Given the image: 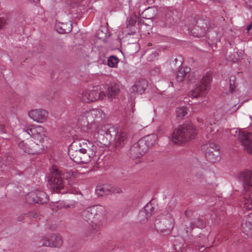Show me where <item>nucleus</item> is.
I'll return each instance as SVG.
<instances>
[{
  "mask_svg": "<svg viewBox=\"0 0 252 252\" xmlns=\"http://www.w3.org/2000/svg\"><path fill=\"white\" fill-rule=\"evenodd\" d=\"M96 152V147L86 139L80 140L78 146L72 144L68 151L70 158L78 163L89 162L95 156Z\"/></svg>",
  "mask_w": 252,
  "mask_h": 252,
  "instance_id": "obj_1",
  "label": "nucleus"
},
{
  "mask_svg": "<svg viewBox=\"0 0 252 252\" xmlns=\"http://www.w3.org/2000/svg\"><path fill=\"white\" fill-rule=\"evenodd\" d=\"M106 216V210L101 205H94L85 209L82 216L92 226V229L97 231L103 224Z\"/></svg>",
  "mask_w": 252,
  "mask_h": 252,
  "instance_id": "obj_2",
  "label": "nucleus"
},
{
  "mask_svg": "<svg viewBox=\"0 0 252 252\" xmlns=\"http://www.w3.org/2000/svg\"><path fill=\"white\" fill-rule=\"evenodd\" d=\"M196 135V131L193 125H184L174 130L172 140L177 144L181 145L193 139Z\"/></svg>",
  "mask_w": 252,
  "mask_h": 252,
  "instance_id": "obj_3",
  "label": "nucleus"
},
{
  "mask_svg": "<svg viewBox=\"0 0 252 252\" xmlns=\"http://www.w3.org/2000/svg\"><path fill=\"white\" fill-rule=\"evenodd\" d=\"M85 115L87 121L85 122L83 120L80 121L81 130L83 133H88L92 135L93 133L96 131L97 126L95 123L91 122L89 123V122L92 121L93 119H102L104 118L105 114L102 110L96 108L86 112Z\"/></svg>",
  "mask_w": 252,
  "mask_h": 252,
  "instance_id": "obj_4",
  "label": "nucleus"
},
{
  "mask_svg": "<svg viewBox=\"0 0 252 252\" xmlns=\"http://www.w3.org/2000/svg\"><path fill=\"white\" fill-rule=\"evenodd\" d=\"M174 220L170 214L162 215L155 221V228L158 232L163 234H169L173 227Z\"/></svg>",
  "mask_w": 252,
  "mask_h": 252,
  "instance_id": "obj_5",
  "label": "nucleus"
},
{
  "mask_svg": "<svg viewBox=\"0 0 252 252\" xmlns=\"http://www.w3.org/2000/svg\"><path fill=\"white\" fill-rule=\"evenodd\" d=\"M106 96L105 93L98 90L97 87H94L92 90H84L79 97L84 102H90L102 99Z\"/></svg>",
  "mask_w": 252,
  "mask_h": 252,
  "instance_id": "obj_6",
  "label": "nucleus"
},
{
  "mask_svg": "<svg viewBox=\"0 0 252 252\" xmlns=\"http://www.w3.org/2000/svg\"><path fill=\"white\" fill-rule=\"evenodd\" d=\"M26 131L28 134L32 136L34 139H39L42 148L44 147H47L48 145L45 142L47 141L48 138L45 136V131L44 127L39 125H32L29 126Z\"/></svg>",
  "mask_w": 252,
  "mask_h": 252,
  "instance_id": "obj_7",
  "label": "nucleus"
},
{
  "mask_svg": "<svg viewBox=\"0 0 252 252\" xmlns=\"http://www.w3.org/2000/svg\"><path fill=\"white\" fill-rule=\"evenodd\" d=\"M206 158L211 162H215L220 159L219 147L213 142H209L202 146Z\"/></svg>",
  "mask_w": 252,
  "mask_h": 252,
  "instance_id": "obj_8",
  "label": "nucleus"
},
{
  "mask_svg": "<svg viewBox=\"0 0 252 252\" xmlns=\"http://www.w3.org/2000/svg\"><path fill=\"white\" fill-rule=\"evenodd\" d=\"M107 136V138L110 140L113 137L115 136V146L116 147H120L124 145L125 141L127 139L126 134L125 131L120 130L117 131L116 128L114 126H110L109 128H105L104 132Z\"/></svg>",
  "mask_w": 252,
  "mask_h": 252,
  "instance_id": "obj_9",
  "label": "nucleus"
},
{
  "mask_svg": "<svg viewBox=\"0 0 252 252\" xmlns=\"http://www.w3.org/2000/svg\"><path fill=\"white\" fill-rule=\"evenodd\" d=\"M211 81V77L209 74H206L201 79L200 83L196 85V87L189 93V95L192 98L204 95Z\"/></svg>",
  "mask_w": 252,
  "mask_h": 252,
  "instance_id": "obj_10",
  "label": "nucleus"
},
{
  "mask_svg": "<svg viewBox=\"0 0 252 252\" xmlns=\"http://www.w3.org/2000/svg\"><path fill=\"white\" fill-rule=\"evenodd\" d=\"M63 243L62 237L59 234H51L42 238L40 244L42 246L59 248Z\"/></svg>",
  "mask_w": 252,
  "mask_h": 252,
  "instance_id": "obj_11",
  "label": "nucleus"
},
{
  "mask_svg": "<svg viewBox=\"0 0 252 252\" xmlns=\"http://www.w3.org/2000/svg\"><path fill=\"white\" fill-rule=\"evenodd\" d=\"M48 186L56 192L63 188V180L57 169H55L53 171L48 180Z\"/></svg>",
  "mask_w": 252,
  "mask_h": 252,
  "instance_id": "obj_12",
  "label": "nucleus"
},
{
  "mask_svg": "<svg viewBox=\"0 0 252 252\" xmlns=\"http://www.w3.org/2000/svg\"><path fill=\"white\" fill-rule=\"evenodd\" d=\"M19 147L25 153L31 154H38L42 151L43 148L32 140L21 141L18 144Z\"/></svg>",
  "mask_w": 252,
  "mask_h": 252,
  "instance_id": "obj_13",
  "label": "nucleus"
},
{
  "mask_svg": "<svg viewBox=\"0 0 252 252\" xmlns=\"http://www.w3.org/2000/svg\"><path fill=\"white\" fill-rule=\"evenodd\" d=\"M239 140L243 149L248 153L252 154V134L243 130L239 136Z\"/></svg>",
  "mask_w": 252,
  "mask_h": 252,
  "instance_id": "obj_14",
  "label": "nucleus"
},
{
  "mask_svg": "<svg viewBox=\"0 0 252 252\" xmlns=\"http://www.w3.org/2000/svg\"><path fill=\"white\" fill-rule=\"evenodd\" d=\"M28 115L34 121L37 123H43L48 116V112L44 109H36L29 111Z\"/></svg>",
  "mask_w": 252,
  "mask_h": 252,
  "instance_id": "obj_15",
  "label": "nucleus"
},
{
  "mask_svg": "<svg viewBox=\"0 0 252 252\" xmlns=\"http://www.w3.org/2000/svg\"><path fill=\"white\" fill-rule=\"evenodd\" d=\"M240 178L243 184L244 190L246 192L252 188V172L245 170L241 173Z\"/></svg>",
  "mask_w": 252,
  "mask_h": 252,
  "instance_id": "obj_16",
  "label": "nucleus"
},
{
  "mask_svg": "<svg viewBox=\"0 0 252 252\" xmlns=\"http://www.w3.org/2000/svg\"><path fill=\"white\" fill-rule=\"evenodd\" d=\"M155 211V208L153 204L149 202L147 203L144 208L139 212V218L140 221H145L150 218Z\"/></svg>",
  "mask_w": 252,
  "mask_h": 252,
  "instance_id": "obj_17",
  "label": "nucleus"
},
{
  "mask_svg": "<svg viewBox=\"0 0 252 252\" xmlns=\"http://www.w3.org/2000/svg\"><path fill=\"white\" fill-rule=\"evenodd\" d=\"M147 86V83L144 80H142L136 82L130 89V95L131 97L136 94H141L145 90Z\"/></svg>",
  "mask_w": 252,
  "mask_h": 252,
  "instance_id": "obj_18",
  "label": "nucleus"
},
{
  "mask_svg": "<svg viewBox=\"0 0 252 252\" xmlns=\"http://www.w3.org/2000/svg\"><path fill=\"white\" fill-rule=\"evenodd\" d=\"M76 202L74 201L69 202L65 201H59L57 202H54L51 205V208L53 210L57 211L58 210L62 208H74L75 207Z\"/></svg>",
  "mask_w": 252,
  "mask_h": 252,
  "instance_id": "obj_19",
  "label": "nucleus"
},
{
  "mask_svg": "<svg viewBox=\"0 0 252 252\" xmlns=\"http://www.w3.org/2000/svg\"><path fill=\"white\" fill-rule=\"evenodd\" d=\"M242 203L246 210H252V188L244 193Z\"/></svg>",
  "mask_w": 252,
  "mask_h": 252,
  "instance_id": "obj_20",
  "label": "nucleus"
},
{
  "mask_svg": "<svg viewBox=\"0 0 252 252\" xmlns=\"http://www.w3.org/2000/svg\"><path fill=\"white\" fill-rule=\"evenodd\" d=\"M112 186L109 184L97 186L95 191L97 195L101 196L112 193Z\"/></svg>",
  "mask_w": 252,
  "mask_h": 252,
  "instance_id": "obj_21",
  "label": "nucleus"
},
{
  "mask_svg": "<svg viewBox=\"0 0 252 252\" xmlns=\"http://www.w3.org/2000/svg\"><path fill=\"white\" fill-rule=\"evenodd\" d=\"M55 29L60 33H68L71 30V24L70 22L67 23H57L55 25Z\"/></svg>",
  "mask_w": 252,
  "mask_h": 252,
  "instance_id": "obj_22",
  "label": "nucleus"
},
{
  "mask_svg": "<svg viewBox=\"0 0 252 252\" xmlns=\"http://www.w3.org/2000/svg\"><path fill=\"white\" fill-rule=\"evenodd\" d=\"M138 148H140V153L141 152V154L140 153V155H144L149 149L142 139L139 140L137 143L132 147V151L135 153L137 152Z\"/></svg>",
  "mask_w": 252,
  "mask_h": 252,
  "instance_id": "obj_23",
  "label": "nucleus"
},
{
  "mask_svg": "<svg viewBox=\"0 0 252 252\" xmlns=\"http://www.w3.org/2000/svg\"><path fill=\"white\" fill-rule=\"evenodd\" d=\"M148 148L152 147L157 141L158 136L156 134H151L147 135L141 139Z\"/></svg>",
  "mask_w": 252,
  "mask_h": 252,
  "instance_id": "obj_24",
  "label": "nucleus"
},
{
  "mask_svg": "<svg viewBox=\"0 0 252 252\" xmlns=\"http://www.w3.org/2000/svg\"><path fill=\"white\" fill-rule=\"evenodd\" d=\"M190 69L186 67V68H181L177 72L176 80L179 82H182L185 76L190 72Z\"/></svg>",
  "mask_w": 252,
  "mask_h": 252,
  "instance_id": "obj_25",
  "label": "nucleus"
},
{
  "mask_svg": "<svg viewBox=\"0 0 252 252\" xmlns=\"http://www.w3.org/2000/svg\"><path fill=\"white\" fill-rule=\"evenodd\" d=\"M120 93V89L117 85L108 88L107 91L108 98L110 100L114 98Z\"/></svg>",
  "mask_w": 252,
  "mask_h": 252,
  "instance_id": "obj_26",
  "label": "nucleus"
},
{
  "mask_svg": "<svg viewBox=\"0 0 252 252\" xmlns=\"http://www.w3.org/2000/svg\"><path fill=\"white\" fill-rule=\"evenodd\" d=\"M217 126L215 123L214 125L210 124L207 126L205 130L207 138L212 139L214 137L215 134V130H217Z\"/></svg>",
  "mask_w": 252,
  "mask_h": 252,
  "instance_id": "obj_27",
  "label": "nucleus"
},
{
  "mask_svg": "<svg viewBox=\"0 0 252 252\" xmlns=\"http://www.w3.org/2000/svg\"><path fill=\"white\" fill-rule=\"evenodd\" d=\"M37 194V203L42 204L46 203L48 202V197L47 194L45 192L43 191H38Z\"/></svg>",
  "mask_w": 252,
  "mask_h": 252,
  "instance_id": "obj_28",
  "label": "nucleus"
},
{
  "mask_svg": "<svg viewBox=\"0 0 252 252\" xmlns=\"http://www.w3.org/2000/svg\"><path fill=\"white\" fill-rule=\"evenodd\" d=\"M188 110L185 106L179 107L177 108L176 113L178 118L182 119L187 114Z\"/></svg>",
  "mask_w": 252,
  "mask_h": 252,
  "instance_id": "obj_29",
  "label": "nucleus"
},
{
  "mask_svg": "<svg viewBox=\"0 0 252 252\" xmlns=\"http://www.w3.org/2000/svg\"><path fill=\"white\" fill-rule=\"evenodd\" d=\"M37 192H32L26 196L25 199L29 204L37 203Z\"/></svg>",
  "mask_w": 252,
  "mask_h": 252,
  "instance_id": "obj_30",
  "label": "nucleus"
},
{
  "mask_svg": "<svg viewBox=\"0 0 252 252\" xmlns=\"http://www.w3.org/2000/svg\"><path fill=\"white\" fill-rule=\"evenodd\" d=\"M200 27L199 26H195L194 27L192 28L189 26V32L194 36H201L203 35L204 33L199 32Z\"/></svg>",
  "mask_w": 252,
  "mask_h": 252,
  "instance_id": "obj_31",
  "label": "nucleus"
},
{
  "mask_svg": "<svg viewBox=\"0 0 252 252\" xmlns=\"http://www.w3.org/2000/svg\"><path fill=\"white\" fill-rule=\"evenodd\" d=\"M205 226L203 221L199 218L195 219L190 222V228L192 229L195 226L203 228Z\"/></svg>",
  "mask_w": 252,
  "mask_h": 252,
  "instance_id": "obj_32",
  "label": "nucleus"
},
{
  "mask_svg": "<svg viewBox=\"0 0 252 252\" xmlns=\"http://www.w3.org/2000/svg\"><path fill=\"white\" fill-rule=\"evenodd\" d=\"M107 30L105 28L98 30L97 32L96 36L98 38L104 40L107 37Z\"/></svg>",
  "mask_w": 252,
  "mask_h": 252,
  "instance_id": "obj_33",
  "label": "nucleus"
},
{
  "mask_svg": "<svg viewBox=\"0 0 252 252\" xmlns=\"http://www.w3.org/2000/svg\"><path fill=\"white\" fill-rule=\"evenodd\" d=\"M118 63V59L115 56H111L108 59L107 64L111 67H114Z\"/></svg>",
  "mask_w": 252,
  "mask_h": 252,
  "instance_id": "obj_34",
  "label": "nucleus"
},
{
  "mask_svg": "<svg viewBox=\"0 0 252 252\" xmlns=\"http://www.w3.org/2000/svg\"><path fill=\"white\" fill-rule=\"evenodd\" d=\"M241 131H243V130H240L237 128H233L230 130V134L233 136L240 135L241 134Z\"/></svg>",
  "mask_w": 252,
  "mask_h": 252,
  "instance_id": "obj_35",
  "label": "nucleus"
},
{
  "mask_svg": "<svg viewBox=\"0 0 252 252\" xmlns=\"http://www.w3.org/2000/svg\"><path fill=\"white\" fill-rule=\"evenodd\" d=\"M140 148L137 149V152L134 153L132 151V148L130 149V155L131 157L133 158H138L142 156L143 155H140ZM141 154V152H140Z\"/></svg>",
  "mask_w": 252,
  "mask_h": 252,
  "instance_id": "obj_36",
  "label": "nucleus"
},
{
  "mask_svg": "<svg viewBox=\"0 0 252 252\" xmlns=\"http://www.w3.org/2000/svg\"><path fill=\"white\" fill-rule=\"evenodd\" d=\"M181 243H182L178 244L177 241H176L174 244L175 249L178 252H181L182 251L183 245H182Z\"/></svg>",
  "mask_w": 252,
  "mask_h": 252,
  "instance_id": "obj_37",
  "label": "nucleus"
},
{
  "mask_svg": "<svg viewBox=\"0 0 252 252\" xmlns=\"http://www.w3.org/2000/svg\"><path fill=\"white\" fill-rule=\"evenodd\" d=\"M73 175V173L71 171L66 172L65 173H64L63 174V177L67 179L71 178Z\"/></svg>",
  "mask_w": 252,
  "mask_h": 252,
  "instance_id": "obj_38",
  "label": "nucleus"
},
{
  "mask_svg": "<svg viewBox=\"0 0 252 252\" xmlns=\"http://www.w3.org/2000/svg\"><path fill=\"white\" fill-rule=\"evenodd\" d=\"M122 191H123L121 189H119V188L116 189V188H114L113 187H112V193H122Z\"/></svg>",
  "mask_w": 252,
  "mask_h": 252,
  "instance_id": "obj_39",
  "label": "nucleus"
},
{
  "mask_svg": "<svg viewBox=\"0 0 252 252\" xmlns=\"http://www.w3.org/2000/svg\"><path fill=\"white\" fill-rule=\"evenodd\" d=\"M5 125L2 124H0V132L1 133H6V130L5 128Z\"/></svg>",
  "mask_w": 252,
  "mask_h": 252,
  "instance_id": "obj_40",
  "label": "nucleus"
},
{
  "mask_svg": "<svg viewBox=\"0 0 252 252\" xmlns=\"http://www.w3.org/2000/svg\"><path fill=\"white\" fill-rule=\"evenodd\" d=\"M235 88V86L234 84H232L231 82H230L229 84V91L231 93H233Z\"/></svg>",
  "mask_w": 252,
  "mask_h": 252,
  "instance_id": "obj_41",
  "label": "nucleus"
},
{
  "mask_svg": "<svg viewBox=\"0 0 252 252\" xmlns=\"http://www.w3.org/2000/svg\"><path fill=\"white\" fill-rule=\"evenodd\" d=\"M245 3L247 4V5L250 7L252 8V0H245Z\"/></svg>",
  "mask_w": 252,
  "mask_h": 252,
  "instance_id": "obj_42",
  "label": "nucleus"
},
{
  "mask_svg": "<svg viewBox=\"0 0 252 252\" xmlns=\"http://www.w3.org/2000/svg\"><path fill=\"white\" fill-rule=\"evenodd\" d=\"M192 76H197L195 73H191L189 75V77H191ZM189 80L190 81L193 82V79H192L191 78H189Z\"/></svg>",
  "mask_w": 252,
  "mask_h": 252,
  "instance_id": "obj_43",
  "label": "nucleus"
},
{
  "mask_svg": "<svg viewBox=\"0 0 252 252\" xmlns=\"http://www.w3.org/2000/svg\"><path fill=\"white\" fill-rule=\"evenodd\" d=\"M252 29V23H251L250 25H249L247 28H246V30L248 32H250V31Z\"/></svg>",
  "mask_w": 252,
  "mask_h": 252,
  "instance_id": "obj_44",
  "label": "nucleus"
},
{
  "mask_svg": "<svg viewBox=\"0 0 252 252\" xmlns=\"http://www.w3.org/2000/svg\"><path fill=\"white\" fill-rule=\"evenodd\" d=\"M4 24V20L0 19V29L2 28Z\"/></svg>",
  "mask_w": 252,
  "mask_h": 252,
  "instance_id": "obj_45",
  "label": "nucleus"
},
{
  "mask_svg": "<svg viewBox=\"0 0 252 252\" xmlns=\"http://www.w3.org/2000/svg\"><path fill=\"white\" fill-rule=\"evenodd\" d=\"M140 6V2H138L136 5L135 6V8L138 9Z\"/></svg>",
  "mask_w": 252,
  "mask_h": 252,
  "instance_id": "obj_46",
  "label": "nucleus"
},
{
  "mask_svg": "<svg viewBox=\"0 0 252 252\" xmlns=\"http://www.w3.org/2000/svg\"><path fill=\"white\" fill-rule=\"evenodd\" d=\"M130 4V5L131 6H133V3H132V1H131V2L130 3V4Z\"/></svg>",
  "mask_w": 252,
  "mask_h": 252,
  "instance_id": "obj_47",
  "label": "nucleus"
},
{
  "mask_svg": "<svg viewBox=\"0 0 252 252\" xmlns=\"http://www.w3.org/2000/svg\"><path fill=\"white\" fill-rule=\"evenodd\" d=\"M29 0L30 1H32V2H35L36 1V0Z\"/></svg>",
  "mask_w": 252,
  "mask_h": 252,
  "instance_id": "obj_48",
  "label": "nucleus"
},
{
  "mask_svg": "<svg viewBox=\"0 0 252 252\" xmlns=\"http://www.w3.org/2000/svg\"><path fill=\"white\" fill-rule=\"evenodd\" d=\"M178 59H175V61L176 62L177 61Z\"/></svg>",
  "mask_w": 252,
  "mask_h": 252,
  "instance_id": "obj_49",
  "label": "nucleus"
},
{
  "mask_svg": "<svg viewBox=\"0 0 252 252\" xmlns=\"http://www.w3.org/2000/svg\"><path fill=\"white\" fill-rule=\"evenodd\" d=\"M170 83L173 85V82H171Z\"/></svg>",
  "mask_w": 252,
  "mask_h": 252,
  "instance_id": "obj_50",
  "label": "nucleus"
},
{
  "mask_svg": "<svg viewBox=\"0 0 252 252\" xmlns=\"http://www.w3.org/2000/svg\"><path fill=\"white\" fill-rule=\"evenodd\" d=\"M250 217H252V214L251 215V216H250Z\"/></svg>",
  "mask_w": 252,
  "mask_h": 252,
  "instance_id": "obj_51",
  "label": "nucleus"
}]
</instances>
